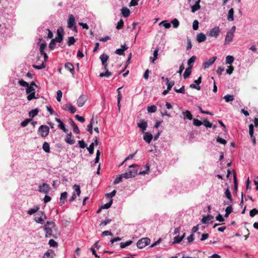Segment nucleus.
<instances>
[{
  "label": "nucleus",
  "mask_w": 258,
  "mask_h": 258,
  "mask_svg": "<svg viewBox=\"0 0 258 258\" xmlns=\"http://www.w3.org/2000/svg\"><path fill=\"white\" fill-rule=\"evenodd\" d=\"M56 227L55 223L52 221H47L45 224L43 228L44 231L45 232L46 237H53L54 238L56 236L53 234V231L56 230Z\"/></svg>",
  "instance_id": "obj_1"
},
{
  "label": "nucleus",
  "mask_w": 258,
  "mask_h": 258,
  "mask_svg": "<svg viewBox=\"0 0 258 258\" xmlns=\"http://www.w3.org/2000/svg\"><path fill=\"white\" fill-rule=\"evenodd\" d=\"M137 166V165L136 164L130 165V169L126 172L122 174V175H123L124 178L126 179L135 177L138 173V170L135 168Z\"/></svg>",
  "instance_id": "obj_2"
},
{
  "label": "nucleus",
  "mask_w": 258,
  "mask_h": 258,
  "mask_svg": "<svg viewBox=\"0 0 258 258\" xmlns=\"http://www.w3.org/2000/svg\"><path fill=\"white\" fill-rule=\"evenodd\" d=\"M235 30L236 27L235 26H233L230 30L227 32L224 43V45L230 43L233 41Z\"/></svg>",
  "instance_id": "obj_3"
},
{
  "label": "nucleus",
  "mask_w": 258,
  "mask_h": 258,
  "mask_svg": "<svg viewBox=\"0 0 258 258\" xmlns=\"http://www.w3.org/2000/svg\"><path fill=\"white\" fill-rule=\"evenodd\" d=\"M39 136L42 138L47 137L49 133V127L45 125H41L38 130Z\"/></svg>",
  "instance_id": "obj_4"
},
{
  "label": "nucleus",
  "mask_w": 258,
  "mask_h": 258,
  "mask_svg": "<svg viewBox=\"0 0 258 258\" xmlns=\"http://www.w3.org/2000/svg\"><path fill=\"white\" fill-rule=\"evenodd\" d=\"M151 240L148 237L142 238L139 240L137 242V246L142 249L148 245L150 243Z\"/></svg>",
  "instance_id": "obj_5"
},
{
  "label": "nucleus",
  "mask_w": 258,
  "mask_h": 258,
  "mask_svg": "<svg viewBox=\"0 0 258 258\" xmlns=\"http://www.w3.org/2000/svg\"><path fill=\"white\" fill-rule=\"evenodd\" d=\"M26 92L28 95L27 97L28 100L30 101L33 99L37 98V97L35 96V90L33 87L29 86V85L28 87L26 88Z\"/></svg>",
  "instance_id": "obj_6"
},
{
  "label": "nucleus",
  "mask_w": 258,
  "mask_h": 258,
  "mask_svg": "<svg viewBox=\"0 0 258 258\" xmlns=\"http://www.w3.org/2000/svg\"><path fill=\"white\" fill-rule=\"evenodd\" d=\"M46 219V216L44 212H40L38 213L35 217L34 220L37 223L40 224H44L45 223V220Z\"/></svg>",
  "instance_id": "obj_7"
},
{
  "label": "nucleus",
  "mask_w": 258,
  "mask_h": 258,
  "mask_svg": "<svg viewBox=\"0 0 258 258\" xmlns=\"http://www.w3.org/2000/svg\"><path fill=\"white\" fill-rule=\"evenodd\" d=\"M220 33V29L219 26H215L212 28L208 32L207 35L209 37H214L217 38L219 35Z\"/></svg>",
  "instance_id": "obj_8"
},
{
  "label": "nucleus",
  "mask_w": 258,
  "mask_h": 258,
  "mask_svg": "<svg viewBox=\"0 0 258 258\" xmlns=\"http://www.w3.org/2000/svg\"><path fill=\"white\" fill-rule=\"evenodd\" d=\"M75 19L73 15H70L68 20V27L70 28H73L75 32H77V28L75 26Z\"/></svg>",
  "instance_id": "obj_9"
},
{
  "label": "nucleus",
  "mask_w": 258,
  "mask_h": 258,
  "mask_svg": "<svg viewBox=\"0 0 258 258\" xmlns=\"http://www.w3.org/2000/svg\"><path fill=\"white\" fill-rule=\"evenodd\" d=\"M50 188L48 184L43 183L42 184L38 186V191L40 192H43L47 194L50 191Z\"/></svg>",
  "instance_id": "obj_10"
},
{
  "label": "nucleus",
  "mask_w": 258,
  "mask_h": 258,
  "mask_svg": "<svg viewBox=\"0 0 258 258\" xmlns=\"http://www.w3.org/2000/svg\"><path fill=\"white\" fill-rule=\"evenodd\" d=\"M216 59V56H213L208 60L205 61L203 63V68L204 69L208 68L210 66H212L214 63Z\"/></svg>",
  "instance_id": "obj_11"
},
{
  "label": "nucleus",
  "mask_w": 258,
  "mask_h": 258,
  "mask_svg": "<svg viewBox=\"0 0 258 258\" xmlns=\"http://www.w3.org/2000/svg\"><path fill=\"white\" fill-rule=\"evenodd\" d=\"M88 99V97L85 95H81L77 100V105L79 107L83 106Z\"/></svg>",
  "instance_id": "obj_12"
},
{
  "label": "nucleus",
  "mask_w": 258,
  "mask_h": 258,
  "mask_svg": "<svg viewBox=\"0 0 258 258\" xmlns=\"http://www.w3.org/2000/svg\"><path fill=\"white\" fill-rule=\"evenodd\" d=\"M62 109L64 110L68 111L71 113H74L76 111V108L70 103L64 104L62 106Z\"/></svg>",
  "instance_id": "obj_13"
},
{
  "label": "nucleus",
  "mask_w": 258,
  "mask_h": 258,
  "mask_svg": "<svg viewBox=\"0 0 258 258\" xmlns=\"http://www.w3.org/2000/svg\"><path fill=\"white\" fill-rule=\"evenodd\" d=\"M63 31L61 28L57 30V36L54 39L58 43H60L63 40Z\"/></svg>",
  "instance_id": "obj_14"
},
{
  "label": "nucleus",
  "mask_w": 258,
  "mask_h": 258,
  "mask_svg": "<svg viewBox=\"0 0 258 258\" xmlns=\"http://www.w3.org/2000/svg\"><path fill=\"white\" fill-rule=\"evenodd\" d=\"M137 125L140 128L143 133L145 132L148 126V124L147 121L144 120H141L139 122L137 123Z\"/></svg>",
  "instance_id": "obj_15"
},
{
  "label": "nucleus",
  "mask_w": 258,
  "mask_h": 258,
  "mask_svg": "<svg viewBox=\"0 0 258 258\" xmlns=\"http://www.w3.org/2000/svg\"><path fill=\"white\" fill-rule=\"evenodd\" d=\"M144 133L143 137L144 140L148 144H150L153 138V135L149 132H145Z\"/></svg>",
  "instance_id": "obj_16"
},
{
  "label": "nucleus",
  "mask_w": 258,
  "mask_h": 258,
  "mask_svg": "<svg viewBox=\"0 0 258 258\" xmlns=\"http://www.w3.org/2000/svg\"><path fill=\"white\" fill-rule=\"evenodd\" d=\"M55 121L58 123V127L62 130L64 132L67 133L68 130L66 128L65 124L63 122L58 118L56 117L55 118Z\"/></svg>",
  "instance_id": "obj_17"
},
{
  "label": "nucleus",
  "mask_w": 258,
  "mask_h": 258,
  "mask_svg": "<svg viewBox=\"0 0 258 258\" xmlns=\"http://www.w3.org/2000/svg\"><path fill=\"white\" fill-rule=\"evenodd\" d=\"M55 253L52 249H48L45 252L43 256V258H54Z\"/></svg>",
  "instance_id": "obj_18"
},
{
  "label": "nucleus",
  "mask_w": 258,
  "mask_h": 258,
  "mask_svg": "<svg viewBox=\"0 0 258 258\" xmlns=\"http://www.w3.org/2000/svg\"><path fill=\"white\" fill-rule=\"evenodd\" d=\"M64 141L70 145H73L75 143L74 139L72 138V133L68 134L65 137Z\"/></svg>",
  "instance_id": "obj_19"
},
{
  "label": "nucleus",
  "mask_w": 258,
  "mask_h": 258,
  "mask_svg": "<svg viewBox=\"0 0 258 258\" xmlns=\"http://www.w3.org/2000/svg\"><path fill=\"white\" fill-rule=\"evenodd\" d=\"M206 40V35L202 33H199L197 35V40L198 42L201 43L205 41Z\"/></svg>",
  "instance_id": "obj_20"
},
{
  "label": "nucleus",
  "mask_w": 258,
  "mask_h": 258,
  "mask_svg": "<svg viewBox=\"0 0 258 258\" xmlns=\"http://www.w3.org/2000/svg\"><path fill=\"white\" fill-rule=\"evenodd\" d=\"M67 196L68 193L66 191H64L61 194L60 197V203L61 205L64 204L67 201Z\"/></svg>",
  "instance_id": "obj_21"
},
{
  "label": "nucleus",
  "mask_w": 258,
  "mask_h": 258,
  "mask_svg": "<svg viewBox=\"0 0 258 258\" xmlns=\"http://www.w3.org/2000/svg\"><path fill=\"white\" fill-rule=\"evenodd\" d=\"M64 67H65V68L67 70L69 71L73 75H74V67L73 64L72 63L69 62L66 63L65 65H64Z\"/></svg>",
  "instance_id": "obj_22"
},
{
  "label": "nucleus",
  "mask_w": 258,
  "mask_h": 258,
  "mask_svg": "<svg viewBox=\"0 0 258 258\" xmlns=\"http://www.w3.org/2000/svg\"><path fill=\"white\" fill-rule=\"evenodd\" d=\"M185 236V233H184L181 236H179L178 235H176L173 239V243H179L184 238Z\"/></svg>",
  "instance_id": "obj_23"
},
{
  "label": "nucleus",
  "mask_w": 258,
  "mask_h": 258,
  "mask_svg": "<svg viewBox=\"0 0 258 258\" xmlns=\"http://www.w3.org/2000/svg\"><path fill=\"white\" fill-rule=\"evenodd\" d=\"M214 217L211 215H208L207 216H204L202 219V222L203 223L206 224L209 223V221H212Z\"/></svg>",
  "instance_id": "obj_24"
},
{
  "label": "nucleus",
  "mask_w": 258,
  "mask_h": 258,
  "mask_svg": "<svg viewBox=\"0 0 258 258\" xmlns=\"http://www.w3.org/2000/svg\"><path fill=\"white\" fill-rule=\"evenodd\" d=\"M200 0H198L196 2L195 5H194L192 6H191V12L192 13L196 12L197 11H198V10H199L201 8V6L200 5Z\"/></svg>",
  "instance_id": "obj_25"
},
{
  "label": "nucleus",
  "mask_w": 258,
  "mask_h": 258,
  "mask_svg": "<svg viewBox=\"0 0 258 258\" xmlns=\"http://www.w3.org/2000/svg\"><path fill=\"white\" fill-rule=\"evenodd\" d=\"M227 20L229 21H233L234 20V9L231 8L228 13Z\"/></svg>",
  "instance_id": "obj_26"
},
{
  "label": "nucleus",
  "mask_w": 258,
  "mask_h": 258,
  "mask_svg": "<svg viewBox=\"0 0 258 258\" xmlns=\"http://www.w3.org/2000/svg\"><path fill=\"white\" fill-rule=\"evenodd\" d=\"M73 188L74 190V192H75L76 193V195L78 197L80 196L81 192L80 185L75 184L73 186Z\"/></svg>",
  "instance_id": "obj_27"
},
{
  "label": "nucleus",
  "mask_w": 258,
  "mask_h": 258,
  "mask_svg": "<svg viewBox=\"0 0 258 258\" xmlns=\"http://www.w3.org/2000/svg\"><path fill=\"white\" fill-rule=\"evenodd\" d=\"M100 59L101 61L102 64H104L107 63L108 59V56L106 54H102L100 56Z\"/></svg>",
  "instance_id": "obj_28"
},
{
  "label": "nucleus",
  "mask_w": 258,
  "mask_h": 258,
  "mask_svg": "<svg viewBox=\"0 0 258 258\" xmlns=\"http://www.w3.org/2000/svg\"><path fill=\"white\" fill-rule=\"evenodd\" d=\"M182 114L183 115L184 118H187L189 120H191L192 119V115L191 113L189 111H185L182 112Z\"/></svg>",
  "instance_id": "obj_29"
},
{
  "label": "nucleus",
  "mask_w": 258,
  "mask_h": 258,
  "mask_svg": "<svg viewBox=\"0 0 258 258\" xmlns=\"http://www.w3.org/2000/svg\"><path fill=\"white\" fill-rule=\"evenodd\" d=\"M43 150L47 153H50V146L48 143L45 142L42 145Z\"/></svg>",
  "instance_id": "obj_30"
},
{
  "label": "nucleus",
  "mask_w": 258,
  "mask_h": 258,
  "mask_svg": "<svg viewBox=\"0 0 258 258\" xmlns=\"http://www.w3.org/2000/svg\"><path fill=\"white\" fill-rule=\"evenodd\" d=\"M225 196L229 200L230 202H232L231 194L228 187L225 189Z\"/></svg>",
  "instance_id": "obj_31"
},
{
  "label": "nucleus",
  "mask_w": 258,
  "mask_h": 258,
  "mask_svg": "<svg viewBox=\"0 0 258 258\" xmlns=\"http://www.w3.org/2000/svg\"><path fill=\"white\" fill-rule=\"evenodd\" d=\"M122 88V87H120L118 88L117 91V106L118 108H120V102L121 100L122 96L120 91H119L120 89H121Z\"/></svg>",
  "instance_id": "obj_32"
},
{
  "label": "nucleus",
  "mask_w": 258,
  "mask_h": 258,
  "mask_svg": "<svg viewBox=\"0 0 258 258\" xmlns=\"http://www.w3.org/2000/svg\"><path fill=\"white\" fill-rule=\"evenodd\" d=\"M121 13L123 17H127L130 14V11L128 8L124 7L121 9Z\"/></svg>",
  "instance_id": "obj_33"
},
{
  "label": "nucleus",
  "mask_w": 258,
  "mask_h": 258,
  "mask_svg": "<svg viewBox=\"0 0 258 258\" xmlns=\"http://www.w3.org/2000/svg\"><path fill=\"white\" fill-rule=\"evenodd\" d=\"M191 68L188 67L187 68H186L183 74V78L184 79L187 78L191 74Z\"/></svg>",
  "instance_id": "obj_34"
},
{
  "label": "nucleus",
  "mask_w": 258,
  "mask_h": 258,
  "mask_svg": "<svg viewBox=\"0 0 258 258\" xmlns=\"http://www.w3.org/2000/svg\"><path fill=\"white\" fill-rule=\"evenodd\" d=\"M165 81L167 85V89L170 91L173 86L174 85V81H172L169 82V79L167 78L165 79Z\"/></svg>",
  "instance_id": "obj_35"
},
{
  "label": "nucleus",
  "mask_w": 258,
  "mask_h": 258,
  "mask_svg": "<svg viewBox=\"0 0 258 258\" xmlns=\"http://www.w3.org/2000/svg\"><path fill=\"white\" fill-rule=\"evenodd\" d=\"M94 122L93 118H92L90 121V123L87 126V130L89 132L90 134H92L93 133V123Z\"/></svg>",
  "instance_id": "obj_36"
},
{
  "label": "nucleus",
  "mask_w": 258,
  "mask_h": 258,
  "mask_svg": "<svg viewBox=\"0 0 258 258\" xmlns=\"http://www.w3.org/2000/svg\"><path fill=\"white\" fill-rule=\"evenodd\" d=\"M234 60V58L232 55H228L226 57V63L231 64Z\"/></svg>",
  "instance_id": "obj_37"
},
{
  "label": "nucleus",
  "mask_w": 258,
  "mask_h": 258,
  "mask_svg": "<svg viewBox=\"0 0 258 258\" xmlns=\"http://www.w3.org/2000/svg\"><path fill=\"white\" fill-rule=\"evenodd\" d=\"M150 170V165L149 164H147L145 166V170H141L139 174L140 175H145L146 174H147Z\"/></svg>",
  "instance_id": "obj_38"
},
{
  "label": "nucleus",
  "mask_w": 258,
  "mask_h": 258,
  "mask_svg": "<svg viewBox=\"0 0 258 258\" xmlns=\"http://www.w3.org/2000/svg\"><path fill=\"white\" fill-rule=\"evenodd\" d=\"M158 51H159V48H156L153 52V57H150V59L152 60V61L153 62H154V61L156 59H157Z\"/></svg>",
  "instance_id": "obj_39"
},
{
  "label": "nucleus",
  "mask_w": 258,
  "mask_h": 258,
  "mask_svg": "<svg viewBox=\"0 0 258 258\" xmlns=\"http://www.w3.org/2000/svg\"><path fill=\"white\" fill-rule=\"evenodd\" d=\"M163 25L164 26V27L166 29H169L171 27V23L168 22V21L166 20H164V21H161L159 23V25Z\"/></svg>",
  "instance_id": "obj_40"
},
{
  "label": "nucleus",
  "mask_w": 258,
  "mask_h": 258,
  "mask_svg": "<svg viewBox=\"0 0 258 258\" xmlns=\"http://www.w3.org/2000/svg\"><path fill=\"white\" fill-rule=\"evenodd\" d=\"M132 243H133V241H132V240H128L125 242H121L120 244V247L121 248H124L129 246L130 245H131Z\"/></svg>",
  "instance_id": "obj_41"
},
{
  "label": "nucleus",
  "mask_w": 258,
  "mask_h": 258,
  "mask_svg": "<svg viewBox=\"0 0 258 258\" xmlns=\"http://www.w3.org/2000/svg\"><path fill=\"white\" fill-rule=\"evenodd\" d=\"M224 99H225L226 102H229L230 101H233L234 98L233 95L228 94L224 97Z\"/></svg>",
  "instance_id": "obj_42"
},
{
  "label": "nucleus",
  "mask_w": 258,
  "mask_h": 258,
  "mask_svg": "<svg viewBox=\"0 0 258 258\" xmlns=\"http://www.w3.org/2000/svg\"><path fill=\"white\" fill-rule=\"evenodd\" d=\"M147 111L149 113H154L157 111V107L154 105L148 106Z\"/></svg>",
  "instance_id": "obj_43"
},
{
  "label": "nucleus",
  "mask_w": 258,
  "mask_h": 258,
  "mask_svg": "<svg viewBox=\"0 0 258 258\" xmlns=\"http://www.w3.org/2000/svg\"><path fill=\"white\" fill-rule=\"evenodd\" d=\"M196 59V57L195 56H192L187 61V63L188 65V67L192 68L193 66V63L195 61V60Z\"/></svg>",
  "instance_id": "obj_44"
},
{
  "label": "nucleus",
  "mask_w": 258,
  "mask_h": 258,
  "mask_svg": "<svg viewBox=\"0 0 258 258\" xmlns=\"http://www.w3.org/2000/svg\"><path fill=\"white\" fill-rule=\"evenodd\" d=\"M38 113V109H33L29 112V115L31 117H34Z\"/></svg>",
  "instance_id": "obj_45"
},
{
  "label": "nucleus",
  "mask_w": 258,
  "mask_h": 258,
  "mask_svg": "<svg viewBox=\"0 0 258 258\" xmlns=\"http://www.w3.org/2000/svg\"><path fill=\"white\" fill-rule=\"evenodd\" d=\"M124 178V176L122 175V174L119 175V176L117 177L114 180L113 183L116 184L122 181V178Z\"/></svg>",
  "instance_id": "obj_46"
},
{
  "label": "nucleus",
  "mask_w": 258,
  "mask_h": 258,
  "mask_svg": "<svg viewBox=\"0 0 258 258\" xmlns=\"http://www.w3.org/2000/svg\"><path fill=\"white\" fill-rule=\"evenodd\" d=\"M170 23L173 25V27L174 28H177L179 25V22L178 20L176 18H174V19H173L171 21Z\"/></svg>",
  "instance_id": "obj_47"
},
{
  "label": "nucleus",
  "mask_w": 258,
  "mask_h": 258,
  "mask_svg": "<svg viewBox=\"0 0 258 258\" xmlns=\"http://www.w3.org/2000/svg\"><path fill=\"white\" fill-rule=\"evenodd\" d=\"M112 75V74L110 72L108 71V70L106 71L105 73H101L99 75V77H109Z\"/></svg>",
  "instance_id": "obj_48"
},
{
  "label": "nucleus",
  "mask_w": 258,
  "mask_h": 258,
  "mask_svg": "<svg viewBox=\"0 0 258 258\" xmlns=\"http://www.w3.org/2000/svg\"><path fill=\"white\" fill-rule=\"evenodd\" d=\"M56 42H57L54 39H52L51 40V41L49 44V48L50 49L53 50L54 49V48L56 46V44H55Z\"/></svg>",
  "instance_id": "obj_49"
},
{
  "label": "nucleus",
  "mask_w": 258,
  "mask_h": 258,
  "mask_svg": "<svg viewBox=\"0 0 258 258\" xmlns=\"http://www.w3.org/2000/svg\"><path fill=\"white\" fill-rule=\"evenodd\" d=\"M39 209V207L37 206L35 208H32V209H30V210H29L27 213L29 215H31L32 214L35 213L36 212H37Z\"/></svg>",
  "instance_id": "obj_50"
},
{
  "label": "nucleus",
  "mask_w": 258,
  "mask_h": 258,
  "mask_svg": "<svg viewBox=\"0 0 258 258\" xmlns=\"http://www.w3.org/2000/svg\"><path fill=\"white\" fill-rule=\"evenodd\" d=\"M76 42V39L73 36L69 37L68 38V44L69 46H71L73 44H74Z\"/></svg>",
  "instance_id": "obj_51"
},
{
  "label": "nucleus",
  "mask_w": 258,
  "mask_h": 258,
  "mask_svg": "<svg viewBox=\"0 0 258 258\" xmlns=\"http://www.w3.org/2000/svg\"><path fill=\"white\" fill-rule=\"evenodd\" d=\"M18 83L20 86L25 88H27L29 85V84L28 83L26 82V81L23 80H19Z\"/></svg>",
  "instance_id": "obj_52"
},
{
  "label": "nucleus",
  "mask_w": 258,
  "mask_h": 258,
  "mask_svg": "<svg viewBox=\"0 0 258 258\" xmlns=\"http://www.w3.org/2000/svg\"><path fill=\"white\" fill-rule=\"evenodd\" d=\"M253 125L252 124H250L249 125V134L251 138H252L253 137Z\"/></svg>",
  "instance_id": "obj_53"
},
{
  "label": "nucleus",
  "mask_w": 258,
  "mask_h": 258,
  "mask_svg": "<svg viewBox=\"0 0 258 258\" xmlns=\"http://www.w3.org/2000/svg\"><path fill=\"white\" fill-rule=\"evenodd\" d=\"M258 214V210L255 208H253L249 212V215L251 217H253L254 216Z\"/></svg>",
  "instance_id": "obj_54"
},
{
  "label": "nucleus",
  "mask_w": 258,
  "mask_h": 258,
  "mask_svg": "<svg viewBox=\"0 0 258 258\" xmlns=\"http://www.w3.org/2000/svg\"><path fill=\"white\" fill-rule=\"evenodd\" d=\"M112 204V200L111 199L110 201L108 203L102 206L101 208L105 209H108L111 207Z\"/></svg>",
  "instance_id": "obj_55"
},
{
  "label": "nucleus",
  "mask_w": 258,
  "mask_h": 258,
  "mask_svg": "<svg viewBox=\"0 0 258 258\" xmlns=\"http://www.w3.org/2000/svg\"><path fill=\"white\" fill-rule=\"evenodd\" d=\"M94 143H92L89 147L88 148H87V150L89 153L90 154H93V153H94Z\"/></svg>",
  "instance_id": "obj_56"
},
{
  "label": "nucleus",
  "mask_w": 258,
  "mask_h": 258,
  "mask_svg": "<svg viewBox=\"0 0 258 258\" xmlns=\"http://www.w3.org/2000/svg\"><path fill=\"white\" fill-rule=\"evenodd\" d=\"M193 124L195 126H200L203 124V122L198 119L194 118L193 119Z\"/></svg>",
  "instance_id": "obj_57"
},
{
  "label": "nucleus",
  "mask_w": 258,
  "mask_h": 258,
  "mask_svg": "<svg viewBox=\"0 0 258 258\" xmlns=\"http://www.w3.org/2000/svg\"><path fill=\"white\" fill-rule=\"evenodd\" d=\"M49 245L50 247H56L57 246V243L53 239H50L48 242Z\"/></svg>",
  "instance_id": "obj_58"
},
{
  "label": "nucleus",
  "mask_w": 258,
  "mask_h": 258,
  "mask_svg": "<svg viewBox=\"0 0 258 258\" xmlns=\"http://www.w3.org/2000/svg\"><path fill=\"white\" fill-rule=\"evenodd\" d=\"M174 90L177 93H181V94H184L185 93V89H184V86H182L179 89H177L176 88H174Z\"/></svg>",
  "instance_id": "obj_59"
},
{
  "label": "nucleus",
  "mask_w": 258,
  "mask_h": 258,
  "mask_svg": "<svg viewBox=\"0 0 258 258\" xmlns=\"http://www.w3.org/2000/svg\"><path fill=\"white\" fill-rule=\"evenodd\" d=\"M33 67L37 70H41L45 68V64L44 63H41L40 65H33Z\"/></svg>",
  "instance_id": "obj_60"
},
{
  "label": "nucleus",
  "mask_w": 258,
  "mask_h": 258,
  "mask_svg": "<svg viewBox=\"0 0 258 258\" xmlns=\"http://www.w3.org/2000/svg\"><path fill=\"white\" fill-rule=\"evenodd\" d=\"M198 28H199V22L198 20H195L193 22L192 29L194 30H198Z\"/></svg>",
  "instance_id": "obj_61"
},
{
  "label": "nucleus",
  "mask_w": 258,
  "mask_h": 258,
  "mask_svg": "<svg viewBox=\"0 0 258 258\" xmlns=\"http://www.w3.org/2000/svg\"><path fill=\"white\" fill-rule=\"evenodd\" d=\"M123 25H124L123 21H122V20H120L117 23V25L116 26V29H118V30H119V29H121L123 27Z\"/></svg>",
  "instance_id": "obj_62"
},
{
  "label": "nucleus",
  "mask_w": 258,
  "mask_h": 258,
  "mask_svg": "<svg viewBox=\"0 0 258 258\" xmlns=\"http://www.w3.org/2000/svg\"><path fill=\"white\" fill-rule=\"evenodd\" d=\"M57 96L56 99L58 101H60L61 98L62 97V93L60 90H58L56 92Z\"/></svg>",
  "instance_id": "obj_63"
},
{
  "label": "nucleus",
  "mask_w": 258,
  "mask_h": 258,
  "mask_svg": "<svg viewBox=\"0 0 258 258\" xmlns=\"http://www.w3.org/2000/svg\"><path fill=\"white\" fill-rule=\"evenodd\" d=\"M78 144H79V147L81 148H82V149H84L86 147V144H85V143L84 142V141L83 140H80L78 141Z\"/></svg>",
  "instance_id": "obj_64"
}]
</instances>
